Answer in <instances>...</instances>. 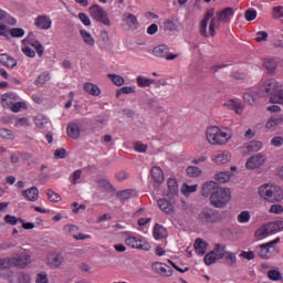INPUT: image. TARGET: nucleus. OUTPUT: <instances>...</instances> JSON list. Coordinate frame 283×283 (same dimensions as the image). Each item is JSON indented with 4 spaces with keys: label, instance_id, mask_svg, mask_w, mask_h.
Instances as JSON below:
<instances>
[{
    "label": "nucleus",
    "instance_id": "obj_1",
    "mask_svg": "<svg viewBox=\"0 0 283 283\" xmlns=\"http://www.w3.org/2000/svg\"><path fill=\"white\" fill-rule=\"evenodd\" d=\"M213 17V9H210L205 14L200 23V34L208 39V36H216V29L220 28V23H231L233 17H235V11L231 7H227L220 11L216 12V18ZM209 19H211L209 24ZM207 25H209V32H207Z\"/></svg>",
    "mask_w": 283,
    "mask_h": 283
},
{
    "label": "nucleus",
    "instance_id": "obj_2",
    "mask_svg": "<svg viewBox=\"0 0 283 283\" xmlns=\"http://www.w3.org/2000/svg\"><path fill=\"white\" fill-rule=\"evenodd\" d=\"M259 196L266 202H282L283 191L280 186L265 184L259 188Z\"/></svg>",
    "mask_w": 283,
    "mask_h": 283
},
{
    "label": "nucleus",
    "instance_id": "obj_3",
    "mask_svg": "<svg viewBox=\"0 0 283 283\" xmlns=\"http://www.w3.org/2000/svg\"><path fill=\"white\" fill-rule=\"evenodd\" d=\"M207 140L210 145H227L231 140V133L220 129L218 126H211L206 132Z\"/></svg>",
    "mask_w": 283,
    "mask_h": 283
},
{
    "label": "nucleus",
    "instance_id": "obj_4",
    "mask_svg": "<svg viewBox=\"0 0 283 283\" xmlns=\"http://www.w3.org/2000/svg\"><path fill=\"white\" fill-rule=\"evenodd\" d=\"M126 247L129 249H138L139 251H151V244L145 240L140 234L132 235L128 234L124 240Z\"/></svg>",
    "mask_w": 283,
    "mask_h": 283
},
{
    "label": "nucleus",
    "instance_id": "obj_5",
    "mask_svg": "<svg viewBox=\"0 0 283 283\" xmlns=\"http://www.w3.org/2000/svg\"><path fill=\"white\" fill-rule=\"evenodd\" d=\"M254 253L261 258V260H271L273 255H277V253H280V249L268 242L254 247Z\"/></svg>",
    "mask_w": 283,
    "mask_h": 283
},
{
    "label": "nucleus",
    "instance_id": "obj_6",
    "mask_svg": "<svg viewBox=\"0 0 283 283\" xmlns=\"http://www.w3.org/2000/svg\"><path fill=\"white\" fill-rule=\"evenodd\" d=\"M88 12H90L91 17L93 19H95V21H98L99 23L107 25V28H109V25H112L109 15L107 14V11H105V9H103V7H101L98 4H94V6L90 7Z\"/></svg>",
    "mask_w": 283,
    "mask_h": 283
},
{
    "label": "nucleus",
    "instance_id": "obj_7",
    "mask_svg": "<svg viewBox=\"0 0 283 283\" xmlns=\"http://www.w3.org/2000/svg\"><path fill=\"white\" fill-rule=\"evenodd\" d=\"M214 196V203L213 200H210V205L216 207V209H224V207H227V202L231 200V190L229 188H220Z\"/></svg>",
    "mask_w": 283,
    "mask_h": 283
},
{
    "label": "nucleus",
    "instance_id": "obj_8",
    "mask_svg": "<svg viewBox=\"0 0 283 283\" xmlns=\"http://www.w3.org/2000/svg\"><path fill=\"white\" fill-rule=\"evenodd\" d=\"M280 87H282V85H280V83L275 80H268L263 83L262 86H260L259 88V96L261 98H264L265 96H272L273 94H275V92H277V90H280Z\"/></svg>",
    "mask_w": 283,
    "mask_h": 283
},
{
    "label": "nucleus",
    "instance_id": "obj_9",
    "mask_svg": "<svg viewBox=\"0 0 283 283\" xmlns=\"http://www.w3.org/2000/svg\"><path fill=\"white\" fill-rule=\"evenodd\" d=\"M220 218V212L211 208H205L199 213V220L200 222H203V224H213L216 222H219Z\"/></svg>",
    "mask_w": 283,
    "mask_h": 283
},
{
    "label": "nucleus",
    "instance_id": "obj_10",
    "mask_svg": "<svg viewBox=\"0 0 283 283\" xmlns=\"http://www.w3.org/2000/svg\"><path fill=\"white\" fill-rule=\"evenodd\" d=\"M220 189V186L216 181H206L201 186V196L203 198H209L210 202L212 200L213 203H216V193H218Z\"/></svg>",
    "mask_w": 283,
    "mask_h": 283
},
{
    "label": "nucleus",
    "instance_id": "obj_11",
    "mask_svg": "<svg viewBox=\"0 0 283 283\" xmlns=\"http://www.w3.org/2000/svg\"><path fill=\"white\" fill-rule=\"evenodd\" d=\"M216 251H219V258L222 260L224 258L226 264L228 266H233L235 262H238V256L235 255L234 252L227 251V245L221 244V243H216Z\"/></svg>",
    "mask_w": 283,
    "mask_h": 283
},
{
    "label": "nucleus",
    "instance_id": "obj_12",
    "mask_svg": "<svg viewBox=\"0 0 283 283\" xmlns=\"http://www.w3.org/2000/svg\"><path fill=\"white\" fill-rule=\"evenodd\" d=\"M153 56H156L157 59H166V61H175L179 55L169 53L168 45L159 44L153 49Z\"/></svg>",
    "mask_w": 283,
    "mask_h": 283
},
{
    "label": "nucleus",
    "instance_id": "obj_13",
    "mask_svg": "<svg viewBox=\"0 0 283 283\" xmlns=\"http://www.w3.org/2000/svg\"><path fill=\"white\" fill-rule=\"evenodd\" d=\"M264 163H266V157L262 154H256L248 159L245 167L251 170L259 169Z\"/></svg>",
    "mask_w": 283,
    "mask_h": 283
},
{
    "label": "nucleus",
    "instance_id": "obj_14",
    "mask_svg": "<svg viewBox=\"0 0 283 283\" xmlns=\"http://www.w3.org/2000/svg\"><path fill=\"white\" fill-rule=\"evenodd\" d=\"M34 25L38 30H50L52 28V18L50 15H38L34 19Z\"/></svg>",
    "mask_w": 283,
    "mask_h": 283
},
{
    "label": "nucleus",
    "instance_id": "obj_15",
    "mask_svg": "<svg viewBox=\"0 0 283 283\" xmlns=\"http://www.w3.org/2000/svg\"><path fill=\"white\" fill-rule=\"evenodd\" d=\"M64 233H69L74 240H90L88 234L78 233V227L74 224H66L63 228Z\"/></svg>",
    "mask_w": 283,
    "mask_h": 283
},
{
    "label": "nucleus",
    "instance_id": "obj_16",
    "mask_svg": "<svg viewBox=\"0 0 283 283\" xmlns=\"http://www.w3.org/2000/svg\"><path fill=\"white\" fill-rule=\"evenodd\" d=\"M12 262H14V266H19L20 269H23L32 262V254L30 252H22L19 256H13Z\"/></svg>",
    "mask_w": 283,
    "mask_h": 283
},
{
    "label": "nucleus",
    "instance_id": "obj_17",
    "mask_svg": "<svg viewBox=\"0 0 283 283\" xmlns=\"http://www.w3.org/2000/svg\"><path fill=\"white\" fill-rule=\"evenodd\" d=\"M211 160L216 163V165H227V163L231 161V153L227 150H219L212 155Z\"/></svg>",
    "mask_w": 283,
    "mask_h": 283
},
{
    "label": "nucleus",
    "instance_id": "obj_18",
    "mask_svg": "<svg viewBox=\"0 0 283 283\" xmlns=\"http://www.w3.org/2000/svg\"><path fill=\"white\" fill-rule=\"evenodd\" d=\"M153 269L158 273V275H165V277H171L174 275L171 266L161 262L153 263Z\"/></svg>",
    "mask_w": 283,
    "mask_h": 283
},
{
    "label": "nucleus",
    "instance_id": "obj_19",
    "mask_svg": "<svg viewBox=\"0 0 283 283\" xmlns=\"http://www.w3.org/2000/svg\"><path fill=\"white\" fill-rule=\"evenodd\" d=\"M63 253L61 252H52L48 255L46 262L49 266H53L54 269H59L61 264H63Z\"/></svg>",
    "mask_w": 283,
    "mask_h": 283
},
{
    "label": "nucleus",
    "instance_id": "obj_20",
    "mask_svg": "<svg viewBox=\"0 0 283 283\" xmlns=\"http://www.w3.org/2000/svg\"><path fill=\"white\" fill-rule=\"evenodd\" d=\"M178 25H180V22H178V19L171 17L164 21L163 23V30L165 32H177Z\"/></svg>",
    "mask_w": 283,
    "mask_h": 283
},
{
    "label": "nucleus",
    "instance_id": "obj_21",
    "mask_svg": "<svg viewBox=\"0 0 283 283\" xmlns=\"http://www.w3.org/2000/svg\"><path fill=\"white\" fill-rule=\"evenodd\" d=\"M22 196L25 200H29V202H36V200H39V188L33 186L25 189L22 191Z\"/></svg>",
    "mask_w": 283,
    "mask_h": 283
},
{
    "label": "nucleus",
    "instance_id": "obj_22",
    "mask_svg": "<svg viewBox=\"0 0 283 283\" xmlns=\"http://www.w3.org/2000/svg\"><path fill=\"white\" fill-rule=\"evenodd\" d=\"M219 256H220V251H216V244H214V249L209 253H207L203 260L207 266H211V264H216V262L220 260Z\"/></svg>",
    "mask_w": 283,
    "mask_h": 283
},
{
    "label": "nucleus",
    "instance_id": "obj_23",
    "mask_svg": "<svg viewBox=\"0 0 283 283\" xmlns=\"http://www.w3.org/2000/svg\"><path fill=\"white\" fill-rule=\"evenodd\" d=\"M0 63L4 65V67H10V70L17 67V60L6 53L0 54Z\"/></svg>",
    "mask_w": 283,
    "mask_h": 283
},
{
    "label": "nucleus",
    "instance_id": "obj_24",
    "mask_svg": "<svg viewBox=\"0 0 283 283\" xmlns=\"http://www.w3.org/2000/svg\"><path fill=\"white\" fill-rule=\"evenodd\" d=\"M67 136H70L73 140L81 137V127L76 123H70L67 125Z\"/></svg>",
    "mask_w": 283,
    "mask_h": 283
},
{
    "label": "nucleus",
    "instance_id": "obj_25",
    "mask_svg": "<svg viewBox=\"0 0 283 283\" xmlns=\"http://www.w3.org/2000/svg\"><path fill=\"white\" fill-rule=\"evenodd\" d=\"M224 107H227V109H233V112H235V114H238L239 116H241L242 114V104H240V102L235 99L226 101Z\"/></svg>",
    "mask_w": 283,
    "mask_h": 283
},
{
    "label": "nucleus",
    "instance_id": "obj_26",
    "mask_svg": "<svg viewBox=\"0 0 283 283\" xmlns=\"http://www.w3.org/2000/svg\"><path fill=\"white\" fill-rule=\"evenodd\" d=\"M84 92H86V94H90L91 96H101V88L98 87V85L91 82H86L84 84Z\"/></svg>",
    "mask_w": 283,
    "mask_h": 283
},
{
    "label": "nucleus",
    "instance_id": "obj_27",
    "mask_svg": "<svg viewBox=\"0 0 283 283\" xmlns=\"http://www.w3.org/2000/svg\"><path fill=\"white\" fill-rule=\"evenodd\" d=\"M262 65L268 70V72L273 73L277 70V60L273 57H265L262 61Z\"/></svg>",
    "mask_w": 283,
    "mask_h": 283
},
{
    "label": "nucleus",
    "instance_id": "obj_28",
    "mask_svg": "<svg viewBox=\"0 0 283 283\" xmlns=\"http://www.w3.org/2000/svg\"><path fill=\"white\" fill-rule=\"evenodd\" d=\"M260 91L258 90V92H248L243 94V101L244 103H248V105H255V102L258 101V98H260Z\"/></svg>",
    "mask_w": 283,
    "mask_h": 283
},
{
    "label": "nucleus",
    "instance_id": "obj_29",
    "mask_svg": "<svg viewBox=\"0 0 283 283\" xmlns=\"http://www.w3.org/2000/svg\"><path fill=\"white\" fill-rule=\"evenodd\" d=\"M153 235L155 240H163L167 238V229L158 223L155 224Z\"/></svg>",
    "mask_w": 283,
    "mask_h": 283
},
{
    "label": "nucleus",
    "instance_id": "obj_30",
    "mask_svg": "<svg viewBox=\"0 0 283 283\" xmlns=\"http://www.w3.org/2000/svg\"><path fill=\"white\" fill-rule=\"evenodd\" d=\"M232 177H233V172L221 171L214 175V180H217V182H220L221 185H224L226 182H229Z\"/></svg>",
    "mask_w": 283,
    "mask_h": 283
},
{
    "label": "nucleus",
    "instance_id": "obj_31",
    "mask_svg": "<svg viewBox=\"0 0 283 283\" xmlns=\"http://www.w3.org/2000/svg\"><path fill=\"white\" fill-rule=\"evenodd\" d=\"M7 23V25H17V19L12 18L8 12L0 9V24Z\"/></svg>",
    "mask_w": 283,
    "mask_h": 283
},
{
    "label": "nucleus",
    "instance_id": "obj_32",
    "mask_svg": "<svg viewBox=\"0 0 283 283\" xmlns=\"http://www.w3.org/2000/svg\"><path fill=\"white\" fill-rule=\"evenodd\" d=\"M207 242L202 239H197L195 241V251L197 255H205V253H207Z\"/></svg>",
    "mask_w": 283,
    "mask_h": 283
},
{
    "label": "nucleus",
    "instance_id": "obj_33",
    "mask_svg": "<svg viewBox=\"0 0 283 283\" xmlns=\"http://www.w3.org/2000/svg\"><path fill=\"white\" fill-rule=\"evenodd\" d=\"M97 187L98 189H101L102 191H106L107 193H114V191H116L114 189V186H112V184H109L107 179L97 180Z\"/></svg>",
    "mask_w": 283,
    "mask_h": 283
},
{
    "label": "nucleus",
    "instance_id": "obj_34",
    "mask_svg": "<svg viewBox=\"0 0 283 283\" xmlns=\"http://www.w3.org/2000/svg\"><path fill=\"white\" fill-rule=\"evenodd\" d=\"M151 176L155 182H158L159 185L161 182H165V172L161 170L160 167H153Z\"/></svg>",
    "mask_w": 283,
    "mask_h": 283
},
{
    "label": "nucleus",
    "instance_id": "obj_35",
    "mask_svg": "<svg viewBox=\"0 0 283 283\" xmlns=\"http://www.w3.org/2000/svg\"><path fill=\"white\" fill-rule=\"evenodd\" d=\"M158 207L165 213H174V205L171 202H169V200H167V199H159Z\"/></svg>",
    "mask_w": 283,
    "mask_h": 283
},
{
    "label": "nucleus",
    "instance_id": "obj_36",
    "mask_svg": "<svg viewBox=\"0 0 283 283\" xmlns=\"http://www.w3.org/2000/svg\"><path fill=\"white\" fill-rule=\"evenodd\" d=\"M136 83L138 87H151L154 83H156V80L148 78L146 76L139 75L136 78Z\"/></svg>",
    "mask_w": 283,
    "mask_h": 283
},
{
    "label": "nucleus",
    "instance_id": "obj_37",
    "mask_svg": "<svg viewBox=\"0 0 283 283\" xmlns=\"http://www.w3.org/2000/svg\"><path fill=\"white\" fill-rule=\"evenodd\" d=\"M80 34L86 45H90L91 48L95 45L96 41L92 36V33L87 32L86 30H81Z\"/></svg>",
    "mask_w": 283,
    "mask_h": 283
},
{
    "label": "nucleus",
    "instance_id": "obj_38",
    "mask_svg": "<svg viewBox=\"0 0 283 283\" xmlns=\"http://www.w3.org/2000/svg\"><path fill=\"white\" fill-rule=\"evenodd\" d=\"M283 119L280 116H272L265 124L266 129H274L277 125H282Z\"/></svg>",
    "mask_w": 283,
    "mask_h": 283
},
{
    "label": "nucleus",
    "instance_id": "obj_39",
    "mask_svg": "<svg viewBox=\"0 0 283 283\" xmlns=\"http://www.w3.org/2000/svg\"><path fill=\"white\" fill-rule=\"evenodd\" d=\"M136 196V190L134 189H126L117 192V198L119 200H129L130 198H134Z\"/></svg>",
    "mask_w": 283,
    "mask_h": 283
},
{
    "label": "nucleus",
    "instance_id": "obj_40",
    "mask_svg": "<svg viewBox=\"0 0 283 283\" xmlns=\"http://www.w3.org/2000/svg\"><path fill=\"white\" fill-rule=\"evenodd\" d=\"M29 45H31V48H34L39 56H43V54H45V48L43 46V44H41V42L36 40H30Z\"/></svg>",
    "mask_w": 283,
    "mask_h": 283
},
{
    "label": "nucleus",
    "instance_id": "obj_41",
    "mask_svg": "<svg viewBox=\"0 0 283 283\" xmlns=\"http://www.w3.org/2000/svg\"><path fill=\"white\" fill-rule=\"evenodd\" d=\"M268 229H270L271 233H280V231H283V221H274L268 223Z\"/></svg>",
    "mask_w": 283,
    "mask_h": 283
},
{
    "label": "nucleus",
    "instance_id": "obj_42",
    "mask_svg": "<svg viewBox=\"0 0 283 283\" xmlns=\"http://www.w3.org/2000/svg\"><path fill=\"white\" fill-rule=\"evenodd\" d=\"M269 233H271V229L269 228V224H265L264 227L258 229L254 235L258 240H263V238H266Z\"/></svg>",
    "mask_w": 283,
    "mask_h": 283
},
{
    "label": "nucleus",
    "instance_id": "obj_43",
    "mask_svg": "<svg viewBox=\"0 0 283 283\" xmlns=\"http://www.w3.org/2000/svg\"><path fill=\"white\" fill-rule=\"evenodd\" d=\"M168 185V190L169 193H171L172 196H177L178 193V181L176 180V178H169L167 181Z\"/></svg>",
    "mask_w": 283,
    "mask_h": 283
},
{
    "label": "nucleus",
    "instance_id": "obj_44",
    "mask_svg": "<svg viewBox=\"0 0 283 283\" xmlns=\"http://www.w3.org/2000/svg\"><path fill=\"white\" fill-rule=\"evenodd\" d=\"M270 103L283 105V88L276 91L271 97Z\"/></svg>",
    "mask_w": 283,
    "mask_h": 283
},
{
    "label": "nucleus",
    "instance_id": "obj_45",
    "mask_svg": "<svg viewBox=\"0 0 283 283\" xmlns=\"http://www.w3.org/2000/svg\"><path fill=\"white\" fill-rule=\"evenodd\" d=\"M125 22L129 28H136L138 25V18L132 13H126L125 15Z\"/></svg>",
    "mask_w": 283,
    "mask_h": 283
},
{
    "label": "nucleus",
    "instance_id": "obj_46",
    "mask_svg": "<svg viewBox=\"0 0 283 283\" xmlns=\"http://www.w3.org/2000/svg\"><path fill=\"white\" fill-rule=\"evenodd\" d=\"M9 34L13 39H23V36H25V30H23L21 28H12L9 30Z\"/></svg>",
    "mask_w": 283,
    "mask_h": 283
},
{
    "label": "nucleus",
    "instance_id": "obj_47",
    "mask_svg": "<svg viewBox=\"0 0 283 283\" xmlns=\"http://www.w3.org/2000/svg\"><path fill=\"white\" fill-rule=\"evenodd\" d=\"M107 76L117 87H120V85H125V77L116 74H108Z\"/></svg>",
    "mask_w": 283,
    "mask_h": 283
},
{
    "label": "nucleus",
    "instance_id": "obj_48",
    "mask_svg": "<svg viewBox=\"0 0 283 283\" xmlns=\"http://www.w3.org/2000/svg\"><path fill=\"white\" fill-rule=\"evenodd\" d=\"M50 78H51L50 73L43 72L35 80V85H38V86L45 85V83H48V81H50Z\"/></svg>",
    "mask_w": 283,
    "mask_h": 283
},
{
    "label": "nucleus",
    "instance_id": "obj_49",
    "mask_svg": "<svg viewBox=\"0 0 283 283\" xmlns=\"http://www.w3.org/2000/svg\"><path fill=\"white\" fill-rule=\"evenodd\" d=\"M186 171L190 178H198L202 174V170L196 166H189Z\"/></svg>",
    "mask_w": 283,
    "mask_h": 283
},
{
    "label": "nucleus",
    "instance_id": "obj_50",
    "mask_svg": "<svg viewBox=\"0 0 283 283\" xmlns=\"http://www.w3.org/2000/svg\"><path fill=\"white\" fill-rule=\"evenodd\" d=\"M268 277L272 280V282H282V273L277 270H270L268 272Z\"/></svg>",
    "mask_w": 283,
    "mask_h": 283
},
{
    "label": "nucleus",
    "instance_id": "obj_51",
    "mask_svg": "<svg viewBox=\"0 0 283 283\" xmlns=\"http://www.w3.org/2000/svg\"><path fill=\"white\" fill-rule=\"evenodd\" d=\"M195 191H198V185L189 186L185 184L181 188V193L184 196H189V193H195Z\"/></svg>",
    "mask_w": 283,
    "mask_h": 283
},
{
    "label": "nucleus",
    "instance_id": "obj_52",
    "mask_svg": "<svg viewBox=\"0 0 283 283\" xmlns=\"http://www.w3.org/2000/svg\"><path fill=\"white\" fill-rule=\"evenodd\" d=\"M4 222L7 224H11V227H14L15 224H18V222H23V219L17 218V217L11 216V214H6L4 216Z\"/></svg>",
    "mask_w": 283,
    "mask_h": 283
},
{
    "label": "nucleus",
    "instance_id": "obj_53",
    "mask_svg": "<svg viewBox=\"0 0 283 283\" xmlns=\"http://www.w3.org/2000/svg\"><path fill=\"white\" fill-rule=\"evenodd\" d=\"M83 174V170L77 169L75 170L69 178L71 185H78V180H81V176Z\"/></svg>",
    "mask_w": 283,
    "mask_h": 283
},
{
    "label": "nucleus",
    "instance_id": "obj_54",
    "mask_svg": "<svg viewBox=\"0 0 283 283\" xmlns=\"http://www.w3.org/2000/svg\"><path fill=\"white\" fill-rule=\"evenodd\" d=\"M262 149V142L260 140H252L248 145V151H260Z\"/></svg>",
    "mask_w": 283,
    "mask_h": 283
},
{
    "label": "nucleus",
    "instance_id": "obj_55",
    "mask_svg": "<svg viewBox=\"0 0 283 283\" xmlns=\"http://www.w3.org/2000/svg\"><path fill=\"white\" fill-rule=\"evenodd\" d=\"M136 90L132 86H123L116 91V98L120 97V94H134Z\"/></svg>",
    "mask_w": 283,
    "mask_h": 283
},
{
    "label": "nucleus",
    "instance_id": "obj_56",
    "mask_svg": "<svg viewBox=\"0 0 283 283\" xmlns=\"http://www.w3.org/2000/svg\"><path fill=\"white\" fill-rule=\"evenodd\" d=\"M249 220H251V213L249 211H242L238 216V222H240V224H247Z\"/></svg>",
    "mask_w": 283,
    "mask_h": 283
},
{
    "label": "nucleus",
    "instance_id": "obj_57",
    "mask_svg": "<svg viewBox=\"0 0 283 283\" xmlns=\"http://www.w3.org/2000/svg\"><path fill=\"white\" fill-rule=\"evenodd\" d=\"M14 127H30V119L28 117H18Z\"/></svg>",
    "mask_w": 283,
    "mask_h": 283
},
{
    "label": "nucleus",
    "instance_id": "obj_58",
    "mask_svg": "<svg viewBox=\"0 0 283 283\" xmlns=\"http://www.w3.org/2000/svg\"><path fill=\"white\" fill-rule=\"evenodd\" d=\"M245 21H255L258 19V11L254 9H248L244 13Z\"/></svg>",
    "mask_w": 283,
    "mask_h": 283
},
{
    "label": "nucleus",
    "instance_id": "obj_59",
    "mask_svg": "<svg viewBox=\"0 0 283 283\" xmlns=\"http://www.w3.org/2000/svg\"><path fill=\"white\" fill-rule=\"evenodd\" d=\"M10 266H14L12 258L0 259V269H10Z\"/></svg>",
    "mask_w": 283,
    "mask_h": 283
},
{
    "label": "nucleus",
    "instance_id": "obj_60",
    "mask_svg": "<svg viewBox=\"0 0 283 283\" xmlns=\"http://www.w3.org/2000/svg\"><path fill=\"white\" fill-rule=\"evenodd\" d=\"M46 196H48L50 202H61V195H59L52 190H48Z\"/></svg>",
    "mask_w": 283,
    "mask_h": 283
},
{
    "label": "nucleus",
    "instance_id": "obj_61",
    "mask_svg": "<svg viewBox=\"0 0 283 283\" xmlns=\"http://www.w3.org/2000/svg\"><path fill=\"white\" fill-rule=\"evenodd\" d=\"M27 105L24 102H18L11 105L10 109L11 112H13L14 114L21 112V109H25Z\"/></svg>",
    "mask_w": 283,
    "mask_h": 283
},
{
    "label": "nucleus",
    "instance_id": "obj_62",
    "mask_svg": "<svg viewBox=\"0 0 283 283\" xmlns=\"http://www.w3.org/2000/svg\"><path fill=\"white\" fill-rule=\"evenodd\" d=\"M273 19H283V7H274L272 10Z\"/></svg>",
    "mask_w": 283,
    "mask_h": 283
},
{
    "label": "nucleus",
    "instance_id": "obj_63",
    "mask_svg": "<svg viewBox=\"0 0 283 283\" xmlns=\"http://www.w3.org/2000/svg\"><path fill=\"white\" fill-rule=\"evenodd\" d=\"M32 277L28 273H20L18 277L19 283H30Z\"/></svg>",
    "mask_w": 283,
    "mask_h": 283
},
{
    "label": "nucleus",
    "instance_id": "obj_64",
    "mask_svg": "<svg viewBox=\"0 0 283 283\" xmlns=\"http://www.w3.org/2000/svg\"><path fill=\"white\" fill-rule=\"evenodd\" d=\"M271 145H273V147H282L283 145V137L281 136H275L271 139Z\"/></svg>",
    "mask_w": 283,
    "mask_h": 283
}]
</instances>
